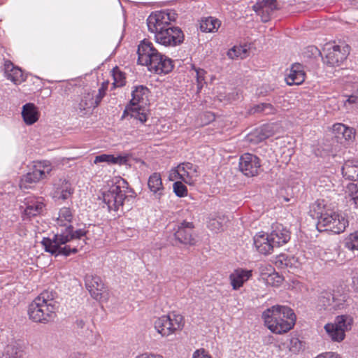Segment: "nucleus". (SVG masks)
Wrapping results in <instances>:
<instances>
[{
    "label": "nucleus",
    "mask_w": 358,
    "mask_h": 358,
    "mask_svg": "<svg viewBox=\"0 0 358 358\" xmlns=\"http://www.w3.org/2000/svg\"><path fill=\"white\" fill-rule=\"evenodd\" d=\"M86 234L87 231L84 229L74 230L73 227L69 224L52 238H43L41 244L45 252L55 257H68L77 253L86 244Z\"/></svg>",
    "instance_id": "f257e3e1"
},
{
    "label": "nucleus",
    "mask_w": 358,
    "mask_h": 358,
    "mask_svg": "<svg viewBox=\"0 0 358 358\" xmlns=\"http://www.w3.org/2000/svg\"><path fill=\"white\" fill-rule=\"evenodd\" d=\"M175 20L176 13L173 10L157 11L149 15L147 25L148 30L155 34L157 43L168 47L176 46L183 42L182 31L171 23Z\"/></svg>",
    "instance_id": "f03ea898"
},
{
    "label": "nucleus",
    "mask_w": 358,
    "mask_h": 358,
    "mask_svg": "<svg viewBox=\"0 0 358 358\" xmlns=\"http://www.w3.org/2000/svg\"><path fill=\"white\" fill-rule=\"evenodd\" d=\"M313 216L317 219L319 231H328L334 234L343 232L349 224L348 218L342 213L327 208L322 202L316 201L312 206Z\"/></svg>",
    "instance_id": "7ed1b4c3"
},
{
    "label": "nucleus",
    "mask_w": 358,
    "mask_h": 358,
    "mask_svg": "<svg viewBox=\"0 0 358 358\" xmlns=\"http://www.w3.org/2000/svg\"><path fill=\"white\" fill-rule=\"evenodd\" d=\"M265 325L273 333L282 334L291 330L296 322V315L288 306L275 305L262 313Z\"/></svg>",
    "instance_id": "20e7f679"
},
{
    "label": "nucleus",
    "mask_w": 358,
    "mask_h": 358,
    "mask_svg": "<svg viewBox=\"0 0 358 358\" xmlns=\"http://www.w3.org/2000/svg\"><path fill=\"white\" fill-rule=\"evenodd\" d=\"M55 292L44 291L29 306V319L35 322L48 323L54 320L58 303L55 301Z\"/></svg>",
    "instance_id": "39448f33"
},
{
    "label": "nucleus",
    "mask_w": 358,
    "mask_h": 358,
    "mask_svg": "<svg viewBox=\"0 0 358 358\" xmlns=\"http://www.w3.org/2000/svg\"><path fill=\"white\" fill-rule=\"evenodd\" d=\"M124 185H127L125 180H121L113 183L108 190L103 191V201L108 211H118L120 209L122 211L124 205L134 198L128 194V188Z\"/></svg>",
    "instance_id": "423d86ee"
},
{
    "label": "nucleus",
    "mask_w": 358,
    "mask_h": 358,
    "mask_svg": "<svg viewBox=\"0 0 358 358\" xmlns=\"http://www.w3.org/2000/svg\"><path fill=\"white\" fill-rule=\"evenodd\" d=\"M352 323V317L342 315L337 316L334 322L325 324L324 328L332 341L340 343L345 339V332L351 329Z\"/></svg>",
    "instance_id": "0eeeda50"
},
{
    "label": "nucleus",
    "mask_w": 358,
    "mask_h": 358,
    "mask_svg": "<svg viewBox=\"0 0 358 358\" xmlns=\"http://www.w3.org/2000/svg\"><path fill=\"white\" fill-rule=\"evenodd\" d=\"M183 320L181 315L171 313L157 318L154 322V326L162 336H168L182 329Z\"/></svg>",
    "instance_id": "6e6552de"
},
{
    "label": "nucleus",
    "mask_w": 358,
    "mask_h": 358,
    "mask_svg": "<svg viewBox=\"0 0 358 358\" xmlns=\"http://www.w3.org/2000/svg\"><path fill=\"white\" fill-rule=\"evenodd\" d=\"M326 52L325 57L323 58L324 64L329 66H338L347 58L350 52V47L348 45H327L324 48Z\"/></svg>",
    "instance_id": "1a4fd4ad"
},
{
    "label": "nucleus",
    "mask_w": 358,
    "mask_h": 358,
    "mask_svg": "<svg viewBox=\"0 0 358 358\" xmlns=\"http://www.w3.org/2000/svg\"><path fill=\"white\" fill-rule=\"evenodd\" d=\"M51 165L48 161L39 162L35 164L31 172L24 175L20 182V188L27 189L30 184L36 183L44 178L51 171Z\"/></svg>",
    "instance_id": "9d476101"
},
{
    "label": "nucleus",
    "mask_w": 358,
    "mask_h": 358,
    "mask_svg": "<svg viewBox=\"0 0 358 358\" xmlns=\"http://www.w3.org/2000/svg\"><path fill=\"white\" fill-rule=\"evenodd\" d=\"M194 224L192 222L182 221L175 225L173 229V236L175 240L184 245H193L196 243L194 236Z\"/></svg>",
    "instance_id": "9b49d317"
},
{
    "label": "nucleus",
    "mask_w": 358,
    "mask_h": 358,
    "mask_svg": "<svg viewBox=\"0 0 358 358\" xmlns=\"http://www.w3.org/2000/svg\"><path fill=\"white\" fill-rule=\"evenodd\" d=\"M137 53L138 63L146 66L148 70L157 60V57H160V52L154 47L153 44L145 40L138 45Z\"/></svg>",
    "instance_id": "f8f14e48"
},
{
    "label": "nucleus",
    "mask_w": 358,
    "mask_h": 358,
    "mask_svg": "<svg viewBox=\"0 0 358 358\" xmlns=\"http://www.w3.org/2000/svg\"><path fill=\"white\" fill-rule=\"evenodd\" d=\"M239 170L248 177L258 174L261 166L259 157L250 153L242 155L239 159Z\"/></svg>",
    "instance_id": "ddd939ff"
},
{
    "label": "nucleus",
    "mask_w": 358,
    "mask_h": 358,
    "mask_svg": "<svg viewBox=\"0 0 358 358\" xmlns=\"http://www.w3.org/2000/svg\"><path fill=\"white\" fill-rule=\"evenodd\" d=\"M196 169L192 163L185 162L180 164L170 174V180L180 179L187 184L192 185L194 182L192 178L196 175Z\"/></svg>",
    "instance_id": "4468645a"
},
{
    "label": "nucleus",
    "mask_w": 358,
    "mask_h": 358,
    "mask_svg": "<svg viewBox=\"0 0 358 358\" xmlns=\"http://www.w3.org/2000/svg\"><path fill=\"white\" fill-rule=\"evenodd\" d=\"M85 287L92 297L96 300H101L106 292L105 285L99 276L86 275L85 278Z\"/></svg>",
    "instance_id": "2eb2a0df"
},
{
    "label": "nucleus",
    "mask_w": 358,
    "mask_h": 358,
    "mask_svg": "<svg viewBox=\"0 0 358 358\" xmlns=\"http://www.w3.org/2000/svg\"><path fill=\"white\" fill-rule=\"evenodd\" d=\"M252 9L262 22H266L270 20L278 6L275 0H259L252 6Z\"/></svg>",
    "instance_id": "dca6fc26"
},
{
    "label": "nucleus",
    "mask_w": 358,
    "mask_h": 358,
    "mask_svg": "<svg viewBox=\"0 0 358 358\" xmlns=\"http://www.w3.org/2000/svg\"><path fill=\"white\" fill-rule=\"evenodd\" d=\"M268 234L274 248H279L286 244L290 239L289 231L279 223L273 224L271 231Z\"/></svg>",
    "instance_id": "f3484780"
},
{
    "label": "nucleus",
    "mask_w": 358,
    "mask_h": 358,
    "mask_svg": "<svg viewBox=\"0 0 358 358\" xmlns=\"http://www.w3.org/2000/svg\"><path fill=\"white\" fill-rule=\"evenodd\" d=\"M24 216L31 218L41 215L45 208L42 197L28 196L24 199Z\"/></svg>",
    "instance_id": "a211bd4d"
},
{
    "label": "nucleus",
    "mask_w": 358,
    "mask_h": 358,
    "mask_svg": "<svg viewBox=\"0 0 358 358\" xmlns=\"http://www.w3.org/2000/svg\"><path fill=\"white\" fill-rule=\"evenodd\" d=\"M74 192L71 183L64 178H61L55 185L52 197L55 200L65 201L69 199Z\"/></svg>",
    "instance_id": "6ab92c4d"
},
{
    "label": "nucleus",
    "mask_w": 358,
    "mask_h": 358,
    "mask_svg": "<svg viewBox=\"0 0 358 358\" xmlns=\"http://www.w3.org/2000/svg\"><path fill=\"white\" fill-rule=\"evenodd\" d=\"M253 244L260 254H271L275 248L272 243L270 241V237L268 234L264 232L257 233L253 238Z\"/></svg>",
    "instance_id": "aec40b11"
},
{
    "label": "nucleus",
    "mask_w": 358,
    "mask_h": 358,
    "mask_svg": "<svg viewBox=\"0 0 358 358\" xmlns=\"http://www.w3.org/2000/svg\"><path fill=\"white\" fill-rule=\"evenodd\" d=\"M252 276V271L243 268L235 269L229 276L230 285L234 290H238L243 286Z\"/></svg>",
    "instance_id": "412c9836"
},
{
    "label": "nucleus",
    "mask_w": 358,
    "mask_h": 358,
    "mask_svg": "<svg viewBox=\"0 0 358 358\" xmlns=\"http://www.w3.org/2000/svg\"><path fill=\"white\" fill-rule=\"evenodd\" d=\"M306 78L303 65L299 63L293 64L285 78L288 85H299L302 84Z\"/></svg>",
    "instance_id": "4be33fe9"
},
{
    "label": "nucleus",
    "mask_w": 358,
    "mask_h": 358,
    "mask_svg": "<svg viewBox=\"0 0 358 358\" xmlns=\"http://www.w3.org/2000/svg\"><path fill=\"white\" fill-rule=\"evenodd\" d=\"M274 134V128L272 124H264L257 128L248 136V141L257 144Z\"/></svg>",
    "instance_id": "5701e85b"
},
{
    "label": "nucleus",
    "mask_w": 358,
    "mask_h": 358,
    "mask_svg": "<svg viewBox=\"0 0 358 358\" xmlns=\"http://www.w3.org/2000/svg\"><path fill=\"white\" fill-rule=\"evenodd\" d=\"M157 60L150 67L149 71L157 74H166L171 72L173 68V61L169 57L162 55L157 57Z\"/></svg>",
    "instance_id": "b1692460"
},
{
    "label": "nucleus",
    "mask_w": 358,
    "mask_h": 358,
    "mask_svg": "<svg viewBox=\"0 0 358 358\" xmlns=\"http://www.w3.org/2000/svg\"><path fill=\"white\" fill-rule=\"evenodd\" d=\"M4 73L7 79L10 80L15 84H20L24 80L22 70L14 66L9 60L4 62Z\"/></svg>",
    "instance_id": "393cba45"
},
{
    "label": "nucleus",
    "mask_w": 358,
    "mask_h": 358,
    "mask_svg": "<svg viewBox=\"0 0 358 358\" xmlns=\"http://www.w3.org/2000/svg\"><path fill=\"white\" fill-rule=\"evenodd\" d=\"M148 186L155 199H159L164 194V186L162 177L159 173H153L148 180Z\"/></svg>",
    "instance_id": "a878e982"
},
{
    "label": "nucleus",
    "mask_w": 358,
    "mask_h": 358,
    "mask_svg": "<svg viewBox=\"0 0 358 358\" xmlns=\"http://www.w3.org/2000/svg\"><path fill=\"white\" fill-rule=\"evenodd\" d=\"M149 90L143 85L135 87L132 91V99L127 106H144L147 104Z\"/></svg>",
    "instance_id": "bb28decb"
},
{
    "label": "nucleus",
    "mask_w": 358,
    "mask_h": 358,
    "mask_svg": "<svg viewBox=\"0 0 358 358\" xmlns=\"http://www.w3.org/2000/svg\"><path fill=\"white\" fill-rule=\"evenodd\" d=\"M128 162L127 156H115L113 155L101 154L95 157L94 159V164H96L99 163H106L108 165L110 164H119L124 165Z\"/></svg>",
    "instance_id": "cd10ccee"
},
{
    "label": "nucleus",
    "mask_w": 358,
    "mask_h": 358,
    "mask_svg": "<svg viewBox=\"0 0 358 358\" xmlns=\"http://www.w3.org/2000/svg\"><path fill=\"white\" fill-rule=\"evenodd\" d=\"M22 355L23 348L16 341L7 345L3 350L0 352V358H20Z\"/></svg>",
    "instance_id": "c85d7f7f"
},
{
    "label": "nucleus",
    "mask_w": 358,
    "mask_h": 358,
    "mask_svg": "<svg viewBox=\"0 0 358 358\" xmlns=\"http://www.w3.org/2000/svg\"><path fill=\"white\" fill-rule=\"evenodd\" d=\"M343 176L349 180H358V161L357 160H348L342 166Z\"/></svg>",
    "instance_id": "c756f323"
},
{
    "label": "nucleus",
    "mask_w": 358,
    "mask_h": 358,
    "mask_svg": "<svg viewBox=\"0 0 358 358\" xmlns=\"http://www.w3.org/2000/svg\"><path fill=\"white\" fill-rule=\"evenodd\" d=\"M128 115L139 120L141 123H143L147 120V115L145 112L143 106H126L122 118H124Z\"/></svg>",
    "instance_id": "7c9ffc66"
},
{
    "label": "nucleus",
    "mask_w": 358,
    "mask_h": 358,
    "mask_svg": "<svg viewBox=\"0 0 358 358\" xmlns=\"http://www.w3.org/2000/svg\"><path fill=\"white\" fill-rule=\"evenodd\" d=\"M99 103L95 98V91L85 92L78 103V109L83 112L87 109L96 108Z\"/></svg>",
    "instance_id": "2f4dec72"
},
{
    "label": "nucleus",
    "mask_w": 358,
    "mask_h": 358,
    "mask_svg": "<svg viewBox=\"0 0 358 358\" xmlns=\"http://www.w3.org/2000/svg\"><path fill=\"white\" fill-rule=\"evenodd\" d=\"M22 115L24 122L31 125L38 120L37 108L34 103H26L22 107Z\"/></svg>",
    "instance_id": "473e14b6"
},
{
    "label": "nucleus",
    "mask_w": 358,
    "mask_h": 358,
    "mask_svg": "<svg viewBox=\"0 0 358 358\" xmlns=\"http://www.w3.org/2000/svg\"><path fill=\"white\" fill-rule=\"evenodd\" d=\"M220 26V22L213 17H206L200 22V29L203 32H213Z\"/></svg>",
    "instance_id": "72a5a7b5"
},
{
    "label": "nucleus",
    "mask_w": 358,
    "mask_h": 358,
    "mask_svg": "<svg viewBox=\"0 0 358 358\" xmlns=\"http://www.w3.org/2000/svg\"><path fill=\"white\" fill-rule=\"evenodd\" d=\"M228 218L224 215H219L215 218L210 219L208 227L213 231L217 233L223 230L224 226L228 222Z\"/></svg>",
    "instance_id": "f704fd0d"
},
{
    "label": "nucleus",
    "mask_w": 358,
    "mask_h": 358,
    "mask_svg": "<svg viewBox=\"0 0 358 358\" xmlns=\"http://www.w3.org/2000/svg\"><path fill=\"white\" fill-rule=\"evenodd\" d=\"M73 218V215L71 208L67 207L62 208L59 211L57 217V224L61 226H66L71 223Z\"/></svg>",
    "instance_id": "c9c22d12"
},
{
    "label": "nucleus",
    "mask_w": 358,
    "mask_h": 358,
    "mask_svg": "<svg viewBox=\"0 0 358 358\" xmlns=\"http://www.w3.org/2000/svg\"><path fill=\"white\" fill-rule=\"evenodd\" d=\"M320 302L326 308L328 307H331L332 308H337L339 307V304L336 301L334 295L331 292H322L320 296Z\"/></svg>",
    "instance_id": "e433bc0d"
},
{
    "label": "nucleus",
    "mask_w": 358,
    "mask_h": 358,
    "mask_svg": "<svg viewBox=\"0 0 358 358\" xmlns=\"http://www.w3.org/2000/svg\"><path fill=\"white\" fill-rule=\"evenodd\" d=\"M248 50L243 46H234L227 52V56L231 59H244L246 57Z\"/></svg>",
    "instance_id": "4c0bfd02"
},
{
    "label": "nucleus",
    "mask_w": 358,
    "mask_h": 358,
    "mask_svg": "<svg viewBox=\"0 0 358 358\" xmlns=\"http://www.w3.org/2000/svg\"><path fill=\"white\" fill-rule=\"evenodd\" d=\"M192 69L194 71L195 73V78L197 85V92H200L204 84L206 83L205 77L206 74V71L201 68H197L195 66H192Z\"/></svg>",
    "instance_id": "58836bf2"
},
{
    "label": "nucleus",
    "mask_w": 358,
    "mask_h": 358,
    "mask_svg": "<svg viewBox=\"0 0 358 358\" xmlns=\"http://www.w3.org/2000/svg\"><path fill=\"white\" fill-rule=\"evenodd\" d=\"M345 247L350 250H358V231L350 234L345 239Z\"/></svg>",
    "instance_id": "ea45409f"
},
{
    "label": "nucleus",
    "mask_w": 358,
    "mask_h": 358,
    "mask_svg": "<svg viewBox=\"0 0 358 358\" xmlns=\"http://www.w3.org/2000/svg\"><path fill=\"white\" fill-rule=\"evenodd\" d=\"M114 85L117 87H122L125 84L124 74L117 67L113 69Z\"/></svg>",
    "instance_id": "a19ab883"
},
{
    "label": "nucleus",
    "mask_w": 358,
    "mask_h": 358,
    "mask_svg": "<svg viewBox=\"0 0 358 358\" xmlns=\"http://www.w3.org/2000/svg\"><path fill=\"white\" fill-rule=\"evenodd\" d=\"M346 191L352 196L356 208H358V185L355 183H349L346 187Z\"/></svg>",
    "instance_id": "79ce46f5"
},
{
    "label": "nucleus",
    "mask_w": 358,
    "mask_h": 358,
    "mask_svg": "<svg viewBox=\"0 0 358 358\" xmlns=\"http://www.w3.org/2000/svg\"><path fill=\"white\" fill-rule=\"evenodd\" d=\"M173 192L178 196L182 197L187 194V189L182 182L176 181L173 183Z\"/></svg>",
    "instance_id": "37998d69"
},
{
    "label": "nucleus",
    "mask_w": 358,
    "mask_h": 358,
    "mask_svg": "<svg viewBox=\"0 0 358 358\" xmlns=\"http://www.w3.org/2000/svg\"><path fill=\"white\" fill-rule=\"evenodd\" d=\"M273 111V108L270 103H261L257 105L254 108L255 113H264L266 114L271 113Z\"/></svg>",
    "instance_id": "c03bdc74"
},
{
    "label": "nucleus",
    "mask_w": 358,
    "mask_h": 358,
    "mask_svg": "<svg viewBox=\"0 0 358 358\" xmlns=\"http://www.w3.org/2000/svg\"><path fill=\"white\" fill-rule=\"evenodd\" d=\"M289 350L296 352L299 350L301 348V342L296 338H292L290 339Z\"/></svg>",
    "instance_id": "a18cd8bd"
},
{
    "label": "nucleus",
    "mask_w": 358,
    "mask_h": 358,
    "mask_svg": "<svg viewBox=\"0 0 358 358\" xmlns=\"http://www.w3.org/2000/svg\"><path fill=\"white\" fill-rule=\"evenodd\" d=\"M345 130L346 126L343 124L337 123L333 126V131L337 134L338 138H340V135L342 136Z\"/></svg>",
    "instance_id": "49530a36"
},
{
    "label": "nucleus",
    "mask_w": 358,
    "mask_h": 358,
    "mask_svg": "<svg viewBox=\"0 0 358 358\" xmlns=\"http://www.w3.org/2000/svg\"><path fill=\"white\" fill-rule=\"evenodd\" d=\"M106 90H107V86H105L103 84L101 85V87L99 89L98 92L96 93L95 92V98L99 103L101 102L103 97L105 96Z\"/></svg>",
    "instance_id": "de8ad7c7"
},
{
    "label": "nucleus",
    "mask_w": 358,
    "mask_h": 358,
    "mask_svg": "<svg viewBox=\"0 0 358 358\" xmlns=\"http://www.w3.org/2000/svg\"><path fill=\"white\" fill-rule=\"evenodd\" d=\"M192 358H212L204 350H198L193 354Z\"/></svg>",
    "instance_id": "09e8293b"
},
{
    "label": "nucleus",
    "mask_w": 358,
    "mask_h": 358,
    "mask_svg": "<svg viewBox=\"0 0 358 358\" xmlns=\"http://www.w3.org/2000/svg\"><path fill=\"white\" fill-rule=\"evenodd\" d=\"M315 358H341V356L333 352L322 353L317 356Z\"/></svg>",
    "instance_id": "8fccbe9b"
},
{
    "label": "nucleus",
    "mask_w": 358,
    "mask_h": 358,
    "mask_svg": "<svg viewBox=\"0 0 358 358\" xmlns=\"http://www.w3.org/2000/svg\"><path fill=\"white\" fill-rule=\"evenodd\" d=\"M354 134L353 129L346 127V130L343 134L342 137L345 140H350L354 137Z\"/></svg>",
    "instance_id": "3c124183"
},
{
    "label": "nucleus",
    "mask_w": 358,
    "mask_h": 358,
    "mask_svg": "<svg viewBox=\"0 0 358 358\" xmlns=\"http://www.w3.org/2000/svg\"><path fill=\"white\" fill-rule=\"evenodd\" d=\"M348 104H358V96L356 95H350L348 96V99L345 101V106H347Z\"/></svg>",
    "instance_id": "603ef678"
},
{
    "label": "nucleus",
    "mask_w": 358,
    "mask_h": 358,
    "mask_svg": "<svg viewBox=\"0 0 358 358\" xmlns=\"http://www.w3.org/2000/svg\"><path fill=\"white\" fill-rule=\"evenodd\" d=\"M136 358H163L162 355H155V354H148V353H143L138 356H137Z\"/></svg>",
    "instance_id": "864d4df0"
},
{
    "label": "nucleus",
    "mask_w": 358,
    "mask_h": 358,
    "mask_svg": "<svg viewBox=\"0 0 358 358\" xmlns=\"http://www.w3.org/2000/svg\"><path fill=\"white\" fill-rule=\"evenodd\" d=\"M352 285L355 289L358 291V272H356L352 276Z\"/></svg>",
    "instance_id": "5fc2aeb1"
},
{
    "label": "nucleus",
    "mask_w": 358,
    "mask_h": 358,
    "mask_svg": "<svg viewBox=\"0 0 358 358\" xmlns=\"http://www.w3.org/2000/svg\"><path fill=\"white\" fill-rule=\"evenodd\" d=\"M76 325L78 329H83L85 327V322L83 320H77Z\"/></svg>",
    "instance_id": "6e6d98bb"
},
{
    "label": "nucleus",
    "mask_w": 358,
    "mask_h": 358,
    "mask_svg": "<svg viewBox=\"0 0 358 358\" xmlns=\"http://www.w3.org/2000/svg\"><path fill=\"white\" fill-rule=\"evenodd\" d=\"M203 115L208 118V122L215 120V115L213 113L206 112L203 114Z\"/></svg>",
    "instance_id": "4d7b16f0"
},
{
    "label": "nucleus",
    "mask_w": 358,
    "mask_h": 358,
    "mask_svg": "<svg viewBox=\"0 0 358 358\" xmlns=\"http://www.w3.org/2000/svg\"><path fill=\"white\" fill-rule=\"evenodd\" d=\"M75 358H87V356L84 354L77 353L74 355Z\"/></svg>",
    "instance_id": "13d9d810"
},
{
    "label": "nucleus",
    "mask_w": 358,
    "mask_h": 358,
    "mask_svg": "<svg viewBox=\"0 0 358 358\" xmlns=\"http://www.w3.org/2000/svg\"><path fill=\"white\" fill-rule=\"evenodd\" d=\"M309 48H310L311 52H312L313 53L314 52H319L318 49H317V48H315V47L312 46V47H310Z\"/></svg>",
    "instance_id": "bf43d9fd"
},
{
    "label": "nucleus",
    "mask_w": 358,
    "mask_h": 358,
    "mask_svg": "<svg viewBox=\"0 0 358 358\" xmlns=\"http://www.w3.org/2000/svg\"><path fill=\"white\" fill-rule=\"evenodd\" d=\"M277 282H281L282 281V278L280 276H277Z\"/></svg>",
    "instance_id": "052dcab7"
}]
</instances>
